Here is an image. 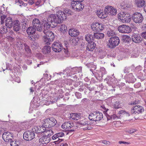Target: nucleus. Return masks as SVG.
I'll use <instances>...</instances> for the list:
<instances>
[{
    "label": "nucleus",
    "instance_id": "obj_1",
    "mask_svg": "<svg viewBox=\"0 0 146 146\" xmlns=\"http://www.w3.org/2000/svg\"><path fill=\"white\" fill-rule=\"evenodd\" d=\"M60 19V18H59L56 15L51 14L50 15L44 24L45 29H49L51 27H52L53 26H51V24L54 26V24H58L62 23L61 19Z\"/></svg>",
    "mask_w": 146,
    "mask_h": 146
},
{
    "label": "nucleus",
    "instance_id": "obj_2",
    "mask_svg": "<svg viewBox=\"0 0 146 146\" xmlns=\"http://www.w3.org/2000/svg\"><path fill=\"white\" fill-rule=\"evenodd\" d=\"M48 29H45L44 27V30L43 31L45 35L43 36V40L45 44L48 45L50 44L51 42H52L54 38V33L50 31L46 30Z\"/></svg>",
    "mask_w": 146,
    "mask_h": 146
},
{
    "label": "nucleus",
    "instance_id": "obj_3",
    "mask_svg": "<svg viewBox=\"0 0 146 146\" xmlns=\"http://www.w3.org/2000/svg\"><path fill=\"white\" fill-rule=\"evenodd\" d=\"M52 50L55 52H59L62 51V52H64V55L66 57H68L69 56V53L68 51L67 48H63L62 46V44L60 42H55L52 45Z\"/></svg>",
    "mask_w": 146,
    "mask_h": 146
},
{
    "label": "nucleus",
    "instance_id": "obj_4",
    "mask_svg": "<svg viewBox=\"0 0 146 146\" xmlns=\"http://www.w3.org/2000/svg\"><path fill=\"white\" fill-rule=\"evenodd\" d=\"M119 43V38L117 36H114L109 39L107 46L109 48L113 49L118 45Z\"/></svg>",
    "mask_w": 146,
    "mask_h": 146
},
{
    "label": "nucleus",
    "instance_id": "obj_5",
    "mask_svg": "<svg viewBox=\"0 0 146 146\" xmlns=\"http://www.w3.org/2000/svg\"><path fill=\"white\" fill-rule=\"evenodd\" d=\"M57 123L56 119L53 117H50L45 119L44 121V125L46 128H50L54 126Z\"/></svg>",
    "mask_w": 146,
    "mask_h": 146
},
{
    "label": "nucleus",
    "instance_id": "obj_6",
    "mask_svg": "<svg viewBox=\"0 0 146 146\" xmlns=\"http://www.w3.org/2000/svg\"><path fill=\"white\" fill-rule=\"evenodd\" d=\"M118 18L119 20L123 23H129L131 20V17L129 14L126 12H121L118 15Z\"/></svg>",
    "mask_w": 146,
    "mask_h": 146
},
{
    "label": "nucleus",
    "instance_id": "obj_7",
    "mask_svg": "<svg viewBox=\"0 0 146 146\" xmlns=\"http://www.w3.org/2000/svg\"><path fill=\"white\" fill-rule=\"evenodd\" d=\"M82 2L79 1H72L71 4V6L74 10L76 11H82L84 7V5L82 3Z\"/></svg>",
    "mask_w": 146,
    "mask_h": 146
},
{
    "label": "nucleus",
    "instance_id": "obj_8",
    "mask_svg": "<svg viewBox=\"0 0 146 146\" xmlns=\"http://www.w3.org/2000/svg\"><path fill=\"white\" fill-rule=\"evenodd\" d=\"M132 18L134 22L139 24L141 23L144 19L142 14L137 12H135L132 14Z\"/></svg>",
    "mask_w": 146,
    "mask_h": 146
},
{
    "label": "nucleus",
    "instance_id": "obj_9",
    "mask_svg": "<svg viewBox=\"0 0 146 146\" xmlns=\"http://www.w3.org/2000/svg\"><path fill=\"white\" fill-rule=\"evenodd\" d=\"M33 27L37 31L41 32L44 30V27L38 19L35 18L32 21Z\"/></svg>",
    "mask_w": 146,
    "mask_h": 146
},
{
    "label": "nucleus",
    "instance_id": "obj_10",
    "mask_svg": "<svg viewBox=\"0 0 146 146\" xmlns=\"http://www.w3.org/2000/svg\"><path fill=\"white\" fill-rule=\"evenodd\" d=\"M35 136L34 132L32 131H28L24 132L23 134L24 139L26 141H30L34 139Z\"/></svg>",
    "mask_w": 146,
    "mask_h": 146
},
{
    "label": "nucleus",
    "instance_id": "obj_11",
    "mask_svg": "<svg viewBox=\"0 0 146 146\" xmlns=\"http://www.w3.org/2000/svg\"><path fill=\"white\" fill-rule=\"evenodd\" d=\"M105 11L106 12V13H108V15L111 16H115L117 13V9L110 5H108L105 7Z\"/></svg>",
    "mask_w": 146,
    "mask_h": 146
},
{
    "label": "nucleus",
    "instance_id": "obj_12",
    "mask_svg": "<svg viewBox=\"0 0 146 146\" xmlns=\"http://www.w3.org/2000/svg\"><path fill=\"white\" fill-rule=\"evenodd\" d=\"M144 111L143 108L140 106H135L132 108L131 113L132 114H138Z\"/></svg>",
    "mask_w": 146,
    "mask_h": 146
},
{
    "label": "nucleus",
    "instance_id": "obj_13",
    "mask_svg": "<svg viewBox=\"0 0 146 146\" xmlns=\"http://www.w3.org/2000/svg\"><path fill=\"white\" fill-rule=\"evenodd\" d=\"M44 127H35L33 128L32 131L35 133L36 136L39 137L40 136V134L43 133H44L45 130L44 129Z\"/></svg>",
    "mask_w": 146,
    "mask_h": 146
},
{
    "label": "nucleus",
    "instance_id": "obj_14",
    "mask_svg": "<svg viewBox=\"0 0 146 146\" xmlns=\"http://www.w3.org/2000/svg\"><path fill=\"white\" fill-rule=\"evenodd\" d=\"M118 30L122 33H129L131 31L129 27L124 25L120 26L118 28Z\"/></svg>",
    "mask_w": 146,
    "mask_h": 146
},
{
    "label": "nucleus",
    "instance_id": "obj_15",
    "mask_svg": "<svg viewBox=\"0 0 146 146\" xmlns=\"http://www.w3.org/2000/svg\"><path fill=\"white\" fill-rule=\"evenodd\" d=\"M2 136L3 139L6 142H10L13 139L12 134L9 132L3 133Z\"/></svg>",
    "mask_w": 146,
    "mask_h": 146
},
{
    "label": "nucleus",
    "instance_id": "obj_16",
    "mask_svg": "<svg viewBox=\"0 0 146 146\" xmlns=\"http://www.w3.org/2000/svg\"><path fill=\"white\" fill-rule=\"evenodd\" d=\"M15 20L11 18H7L5 21V26L8 28H11L14 25Z\"/></svg>",
    "mask_w": 146,
    "mask_h": 146
},
{
    "label": "nucleus",
    "instance_id": "obj_17",
    "mask_svg": "<svg viewBox=\"0 0 146 146\" xmlns=\"http://www.w3.org/2000/svg\"><path fill=\"white\" fill-rule=\"evenodd\" d=\"M131 39L133 42L137 43H139L142 40V39L140 36L138 34L135 33L133 34Z\"/></svg>",
    "mask_w": 146,
    "mask_h": 146
},
{
    "label": "nucleus",
    "instance_id": "obj_18",
    "mask_svg": "<svg viewBox=\"0 0 146 146\" xmlns=\"http://www.w3.org/2000/svg\"><path fill=\"white\" fill-rule=\"evenodd\" d=\"M96 44L94 42H90L87 44L86 49L89 51H92L96 48Z\"/></svg>",
    "mask_w": 146,
    "mask_h": 146
},
{
    "label": "nucleus",
    "instance_id": "obj_19",
    "mask_svg": "<svg viewBox=\"0 0 146 146\" xmlns=\"http://www.w3.org/2000/svg\"><path fill=\"white\" fill-rule=\"evenodd\" d=\"M68 33L70 36L75 37L78 36L80 33L78 30L75 29H72L69 30Z\"/></svg>",
    "mask_w": 146,
    "mask_h": 146
},
{
    "label": "nucleus",
    "instance_id": "obj_20",
    "mask_svg": "<svg viewBox=\"0 0 146 146\" xmlns=\"http://www.w3.org/2000/svg\"><path fill=\"white\" fill-rule=\"evenodd\" d=\"M73 126V123H69L66 122L64 123L62 125V127L65 129L68 130Z\"/></svg>",
    "mask_w": 146,
    "mask_h": 146
},
{
    "label": "nucleus",
    "instance_id": "obj_21",
    "mask_svg": "<svg viewBox=\"0 0 146 146\" xmlns=\"http://www.w3.org/2000/svg\"><path fill=\"white\" fill-rule=\"evenodd\" d=\"M56 15L59 18H60V19H61V21L62 22L63 20L66 19V15L63 11H58Z\"/></svg>",
    "mask_w": 146,
    "mask_h": 146
},
{
    "label": "nucleus",
    "instance_id": "obj_22",
    "mask_svg": "<svg viewBox=\"0 0 146 146\" xmlns=\"http://www.w3.org/2000/svg\"><path fill=\"white\" fill-rule=\"evenodd\" d=\"M106 12L105 11L104 9V12H103V11L100 10L98 12V17L101 19H104L106 18L108 15V13H106Z\"/></svg>",
    "mask_w": 146,
    "mask_h": 146
},
{
    "label": "nucleus",
    "instance_id": "obj_23",
    "mask_svg": "<svg viewBox=\"0 0 146 146\" xmlns=\"http://www.w3.org/2000/svg\"><path fill=\"white\" fill-rule=\"evenodd\" d=\"M69 68V69L70 70L71 72V73L72 74H76L77 72H80L82 70V68L80 67H75L72 68L70 67Z\"/></svg>",
    "mask_w": 146,
    "mask_h": 146
},
{
    "label": "nucleus",
    "instance_id": "obj_24",
    "mask_svg": "<svg viewBox=\"0 0 146 146\" xmlns=\"http://www.w3.org/2000/svg\"><path fill=\"white\" fill-rule=\"evenodd\" d=\"M39 142L42 144L48 143L49 142L48 138L45 136H43L40 138L39 139Z\"/></svg>",
    "mask_w": 146,
    "mask_h": 146
},
{
    "label": "nucleus",
    "instance_id": "obj_25",
    "mask_svg": "<svg viewBox=\"0 0 146 146\" xmlns=\"http://www.w3.org/2000/svg\"><path fill=\"white\" fill-rule=\"evenodd\" d=\"M13 30L15 31H18L20 29L19 21L17 20H15L14 23L13 25Z\"/></svg>",
    "mask_w": 146,
    "mask_h": 146
},
{
    "label": "nucleus",
    "instance_id": "obj_26",
    "mask_svg": "<svg viewBox=\"0 0 146 146\" xmlns=\"http://www.w3.org/2000/svg\"><path fill=\"white\" fill-rule=\"evenodd\" d=\"M36 29L33 27L31 26L28 27L27 30V33L29 35L35 34Z\"/></svg>",
    "mask_w": 146,
    "mask_h": 146
},
{
    "label": "nucleus",
    "instance_id": "obj_27",
    "mask_svg": "<svg viewBox=\"0 0 146 146\" xmlns=\"http://www.w3.org/2000/svg\"><path fill=\"white\" fill-rule=\"evenodd\" d=\"M95 114L96 116V121H100L103 117V114L100 112L95 111Z\"/></svg>",
    "mask_w": 146,
    "mask_h": 146
},
{
    "label": "nucleus",
    "instance_id": "obj_28",
    "mask_svg": "<svg viewBox=\"0 0 146 146\" xmlns=\"http://www.w3.org/2000/svg\"><path fill=\"white\" fill-rule=\"evenodd\" d=\"M135 2L136 5L138 7H143L145 3L144 0H135Z\"/></svg>",
    "mask_w": 146,
    "mask_h": 146
},
{
    "label": "nucleus",
    "instance_id": "obj_29",
    "mask_svg": "<svg viewBox=\"0 0 146 146\" xmlns=\"http://www.w3.org/2000/svg\"><path fill=\"white\" fill-rule=\"evenodd\" d=\"M94 38L95 39H102L104 37V35L100 33H94Z\"/></svg>",
    "mask_w": 146,
    "mask_h": 146
},
{
    "label": "nucleus",
    "instance_id": "obj_30",
    "mask_svg": "<svg viewBox=\"0 0 146 146\" xmlns=\"http://www.w3.org/2000/svg\"><path fill=\"white\" fill-rule=\"evenodd\" d=\"M94 34L93 35L90 34H87L85 36L86 40L88 42L95 40L94 38Z\"/></svg>",
    "mask_w": 146,
    "mask_h": 146
},
{
    "label": "nucleus",
    "instance_id": "obj_31",
    "mask_svg": "<svg viewBox=\"0 0 146 146\" xmlns=\"http://www.w3.org/2000/svg\"><path fill=\"white\" fill-rule=\"evenodd\" d=\"M51 47L49 46H45L42 49V52L44 54L50 53L51 52Z\"/></svg>",
    "mask_w": 146,
    "mask_h": 146
},
{
    "label": "nucleus",
    "instance_id": "obj_32",
    "mask_svg": "<svg viewBox=\"0 0 146 146\" xmlns=\"http://www.w3.org/2000/svg\"><path fill=\"white\" fill-rule=\"evenodd\" d=\"M127 81L129 83H133L135 81L132 73H130L128 75Z\"/></svg>",
    "mask_w": 146,
    "mask_h": 146
},
{
    "label": "nucleus",
    "instance_id": "obj_33",
    "mask_svg": "<svg viewBox=\"0 0 146 146\" xmlns=\"http://www.w3.org/2000/svg\"><path fill=\"white\" fill-rule=\"evenodd\" d=\"M70 118L74 120H77L80 118V116L78 114L72 113L70 114Z\"/></svg>",
    "mask_w": 146,
    "mask_h": 146
},
{
    "label": "nucleus",
    "instance_id": "obj_34",
    "mask_svg": "<svg viewBox=\"0 0 146 146\" xmlns=\"http://www.w3.org/2000/svg\"><path fill=\"white\" fill-rule=\"evenodd\" d=\"M88 118L91 121H96L95 111H93L92 113H91L89 115Z\"/></svg>",
    "mask_w": 146,
    "mask_h": 146
},
{
    "label": "nucleus",
    "instance_id": "obj_35",
    "mask_svg": "<svg viewBox=\"0 0 146 146\" xmlns=\"http://www.w3.org/2000/svg\"><path fill=\"white\" fill-rule=\"evenodd\" d=\"M99 23L96 22L92 25L91 27L92 29L94 31H98Z\"/></svg>",
    "mask_w": 146,
    "mask_h": 146
},
{
    "label": "nucleus",
    "instance_id": "obj_36",
    "mask_svg": "<svg viewBox=\"0 0 146 146\" xmlns=\"http://www.w3.org/2000/svg\"><path fill=\"white\" fill-rule=\"evenodd\" d=\"M79 39L77 38H73L70 41L72 44L73 46H75L78 44Z\"/></svg>",
    "mask_w": 146,
    "mask_h": 146
},
{
    "label": "nucleus",
    "instance_id": "obj_37",
    "mask_svg": "<svg viewBox=\"0 0 146 146\" xmlns=\"http://www.w3.org/2000/svg\"><path fill=\"white\" fill-rule=\"evenodd\" d=\"M24 50L28 54L31 53V50L30 49L29 46L26 43H24Z\"/></svg>",
    "mask_w": 146,
    "mask_h": 146
},
{
    "label": "nucleus",
    "instance_id": "obj_38",
    "mask_svg": "<svg viewBox=\"0 0 146 146\" xmlns=\"http://www.w3.org/2000/svg\"><path fill=\"white\" fill-rule=\"evenodd\" d=\"M121 104V102L119 101H117L113 104V106L115 109H119L121 108V106L120 105Z\"/></svg>",
    "mask_w": 146,
    "mask_h": 146
},
{
    "label": "nucleus",
    "instance_id": "obj_39",
    "mask_svg": "<svg viewBox=\"0 0 146 146\" xmlns=\"http://www.w3.org/2000/svg\"><path fill=\"white\" fill-rule=\"evenodd\" d=\"M44 133L45 134V135L50 137L53 134V131L51 130H49L46 131L45 130Z\"/></svg>",
    "mask_w": 146,
    "mask_h": 146
},
{
    "label": "nucleus",
    "instance_id": "obj_40",
    "mask_svg": "<svg viewBox=\"0 0 146 146\" xmlns=\"http://www.w3.org/2000/svg\"><path fill=\"white\" fill-rule=\"evenodd\" d=\"M140 102V101L138 99L133 100V101L129 102V104L131 105H135L136 104H139Z\"/></svg>",
    "mask_w": 146,
    "mask_h": 146
},
{
    "label": "nucleus",
    "instance_id": "obj_41",
    "mask_svg": "<svg viewBox=\"0 0 146 146\" xmlns=\"http://www.w3.org/2000/svg\"><path fill=\"white\" fill-rule=\"evenodd\" d=\"M120 6H121V8L123 9H129L130 7V5L127 4H124L123 5L122 4H121V5H120Z\"/></svg>",
    "mask_w": 146,
    "mask_h": 146
},
{
    "label": "nucleus",
    "instance_id": "obj_42",
    "mask_svg": "<svg viewBox=\"0 0 146 146\" xmlns=\"http://www.w3.org/2000/svg\"><path fill=\"white\" fill-rule=\"evenodd\" d=\"M130 38V37L128 36L124 35L122 37V40L123 42H129V40Z\"/></svg>",
    "mask_w": 146,
    "mask_h": 146
},
{
    "label": "nucleus",
    "instance_id": "obj_43",
    "mask_svg": "<svg viewBox=\"0 0 146 146\" xmlns=\"http://www.w3.org/2000/svg\"><path fill=\"white\" fill-rule=\"evenodd\" d=\"M38 46V44L35 42H32L31 44V47L35 49H36Z\"/></svg>",
    "mask_w": 146,
    "mask_h": 146
},
{
    "label": "nucleus",
    "instance_id": "obj_44",
    "mask_svg": "<svg viewBox=\"0 0 146 146\" xmlns=\"http://www.w3.org/2000/svg\"><path fill=\"white\" fill-rule=\"evenodd\" d=\"M60 31L64 32L67 30V27L65 25L62 24L60 26Z\"/></svg>",
    "mask_w": 146,
    "mask_h": 146
},
{
    "label": "nucleus",
    "instance_id": "obj_45",
    "mask_svg": "<svg viewBox=\"0 0 146 146\" xmlns=\"http://www.w3.org/2000/svg\"><path fill=\"white\" fill-rule=\"evenodd\" d=\"M0 30L3 33H6L8 32L7 27L6 26H3L0 28Z\"/></svg>",
    "mask_w": 146,
    "mask_h": 146
},
{
    "label": "nucleus",
    "instance_id": "obj_46",
    "mask_svg": "<svg viewBox=\"0 0 146 146\" xmlns=\"http://www.w3.org/2000/svg\"><path fill=\"white\" fill-rule=\"evenodd\" d=\"M1 24L3 25L4 24V20L7 18V15H2L1 16Z\"/></svg>",
    "mask_w": 146,
    "mask_h": 146
},
{
    "label": "nucleus",
    "instance_id": "obj_47",
    "mask_svg": "<svg viewBox=\"0 0 146 146\" xmlns=\"http://www.w3.org/2000/svg\"><path fill=\"white\" fill-rule=\"evenodd\" d=\"M105 25L102 23H99V25H98V31H101L103 30L104 28Z\"/></svg>",
    "mask_w": 146,
    "mask_h": 146
},
{
    "label": "nucleus",
    "instance_id": "obj_48",
    "mask_svg": "<svg viewBox=\"0 0 146 146\" xmlns=\"http://www.w3.org/2000/svg\"><path fill=\"white\" fill-rule=\"evenodd\" d=\"M88 66H89L90 68H92L90 69V70L92 72L93 70H95L96 68V66L95 65L91 64H89L88 65Z\"/></svg>",
    "mask_w": 146,
    "mask_h": 146
},
{
    "label": "nucleus",
    "instance_id": "obj_49",
    "mask_svg": "<svg viewBox=\"0 0 146 146\" xmlns=\"http://www.w3.org/2000/svg\"><path fill=\"white\" fill-rule=\"evenodd\" d=\"M17 45L18 47L19 48V49L23 48V43L21 42H18L17 43Z\"/></svg>",
    "mask_w": 146,
    "mask_h": 146
},
{
    "label": "nucleus",
    "instance_id": "obj_50",
    "mask_svg": "<svg viewBox=\"0 0 146 146\" xmlns=\"http://www.w3.org/2000/svg\"><path fill=\"white\" fill-rule=\"evenodd\" d=\"M11 146H18V144L17 143L16 141L14 140H11L10 142Z\"/></svg>",
    "mask_w": 146,
    "mask_h": 146
},
{
    "label": "nucleus",
    "instance_id": "obj_51",
    "mask_svg": "<svg viewBox=\"0 0 146 146\" xmlns=\"http://www.w3.org/2000/svg\"><path fill=\"white\" fill-rule=\"evenodd\" d=\"M100 72H101L102 76L103 75L105 74L106 73V71L105 68L104 67H102L100 68Z\"/></svg>",
    "mask_w": 146,
    "mask_h": 146
},
{
    "label": "nucleus",
    "instance_id": "obj_52",
    "mask_svg": "<svg viewBox=\"0 0 146 146\" xmlns=\"http://www.w3.org/2000/svg\"><path fill=\"white\" fill-rule=\"evenodd\" d=\"M114 34L115 33H114L113 31H108L107 33V35L110 37L113 36Z\"/></svg>",
    "mask_w": 146,
    "mask_h": 146
},
{
    "label": "nucleus",
    "instance_id": "obj_53",
    "mask_svg": "<svg viewBox=\"0 0 146 146\" xmlns=\"http://www.w3.org/2000/svg\"><path fill=\"white\" fill-rule=\"evenodd\" d=\"M21 25H23V27L24 26H25V27H28L27 23L26 21H22Z\"/></svg>",
    "mask_w": 146,
    "mask_h": 146
},
{
    "label": "nucleus",
    "instance_id": "obj_54",
    "mask_svg": "<svg viewBox=\"0 0 146 146\" xmlns=\"http://www.w3.org/2000/svg\"><path fill=\"white\" fill-rule=\"evenodd\" d=\"M75 95L77 98H82V94L80 93L76 92Z\"/></svg>",
    "mask_w": 146,
    "mask_h": 146
},
{
    "label": "nucleus",
    "instance_id": "obj_55",
    "mask_svg": "<svg viewBox=\"0 0 146 146\" xmlns=\"http://www.w3.org/2000/svg\"><path fill=\"white\" fill-rule=\"evenodd\" d=\"M84 86L90 91L93 90L92 88H91L90 85H88L87 84H85Z\"/></svg>",
    "mask_w": 146,
    "mask_h": 146
},
{
    "label": "nucleus",
    "instance_id": "obj_56",
    "mask_svg": "<svg viewBox=\"0 0 146 146\" xmlns=\"http://www.w3.org/2000/svg\"><path fill=\"white\" fill-rule=\"evenodd\" d=\"M111 117L112 119L113 120H117L119 118V117L117 115L115 114H113V115H111Z\"/></svg>",
    "mask_w": 146,
    "mask_h": 146
},
{
    "label": "nucleus",
    "instance_id": "obj_57",
    "mask_svg": "<svg viewBox=\"0 0 146 146\" xmlns=\"http://www.w3.org/2000/svg\"><path fill=\"white\" fill-rule=\"evenodd\" d=\"M57 137H59L63 136L64 135V133H59L56 134Z\"/></svg>",
    "mask_w": 146,
    "mask_h": 146
},
{
    "label": "nucleus",
    "instance_id": "obj_58",
    "mask_svg": "<svg viewBox=\"0 0 146 146\" xmlns=\"http://www.w3.org/2000/svg\"><path fill=\"white\" fill-rule=\"evenodd\" d=\"M126 113V112L123 110H120L118 112V114H123L125 115Z\"/></svg>",
    "mask_w": 146,
    "mask_h": 146
},
{
    "label": "nucleus",
    "instance_id": "obj_59",
    "mask_svg": "<svg viewBox=\"0 0 146 146\" xmlns=\"http://www.w3.org/2000/svg\"><path fill=\"white\" fill-rule=\"evenodd\" d=\"M33 35H31L28 36V38L31 40L34 41Z\"/></svg>",
    "mask_w": 146,
    "mask_h": 146
},
{
    "label": "nucleus",
    "instance_id": "obj_60",
    "mask_svg": "<svg viewBox=\"0 0 146 146\" xmlns=\"http://www.w3.org/2000/svg\"><path fill=\"white\" fill-rule=\"evenodd\" d=\"M88 122L87 121H81L79 122V124L80 125H86V124H87Z\"/></svg>",
    "mask_w": 146,
    "mask_h": 146
},
{
    "label": "nucleus",
    "instance_id": "obj_61",
    "mask_svg": "<svg viewBox=\"0 0 146 146\" xmlns=\"http://www.w3.org/2000/svg\"><path fill=\"white\" fill-rule=\"evenodd\" d=\"M101 108H102V109L104 110H105L104 111V113H105L108 110V109L106 108L104 105H102L101 106Z\"/></svg>",
    "mask_w": 146,
    "mask_h": 146
},
{
    "label": "nucleus",
    "instance_id": "obj_62",
    "mask_svg": "<svg viewBox=\"0 0 146 146\" xmlns=\"http://www.w3.org/2000/svg\"><path fill=\"white\" fill-rule=\"evenodd\" d=\"M118 143L119 144L123 143L127 145L130 144V142H127L125 141H119Z\"/></svg>",
    "mask_w": 146,
    "mask_h": 146
},
{
    "label": "nucleus",
    "instance_id": "obj_63",
    "mask_svg": "<svg viewBox=\"0 0 146 146\" xmlns=\"http://www.w3.org/2000/svg\"><path fill=\"white\" fill-rule=\"evenodd\" d=\"M28 3L30 5H32L34 3V0H29Z\"/></svg>",
    "mask_w": 146,
    "mask_h": 146
},
{
    "label": "nucleus",
    "instance_id": "obj_64",
    "mask_svg": "<svg viewBox=\"0 0 146 146\" xmlns=\"http://www.w3.org/2000/svg\"><path fill=\"white\" fill-rule=\"evenodd\" d=\"M141 36L143 38L146 39V32L142 33Z\"/></svg>",
    "mask_w": 146,
    "mask_h": 146
}]
</instances>
